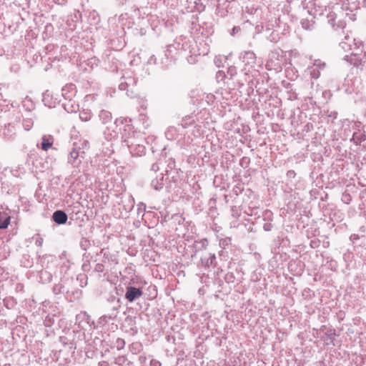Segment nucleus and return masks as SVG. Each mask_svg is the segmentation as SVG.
I'll return each instance as SVG.
<instances>
[{
  "instance_id": "15",
  "label": "nucleus",
  "mask_w": 366,
  "mask_h": 366,
  "mask_svg": "<svg viewBox=\"0 0 366 366\" xmlns=\"http://www.w3.org/2000/svg\"><path fill=\"white\" fill-rule=\"evenodd\" d=\"M366 136L364 132L358 130L352 134V137L350 139V142H352L356 145H361L362 142L365 141Z\"/></svg>"
},
{
  "instance_id": "30",
  "label": "nucleus",
  "mask_w": 366,
  "mask_h": 366,
  "mask_svg": "<svg viewBox=\"0 0 366 366\" xmlns=\"http://www.w3.org/2000/svg\"><path fill=\"white\" fill-rule=\"evenodd\" d=\"M125 346V341L122 338H117L114 343V347L118 350L123 349Z\"/></svg>"
},
{
  "instance_id": "55",
  "label": "nucleus",
  "mask_w": 366,
  "mask_h": 366,
  "mask_svg": "<svg viewBox=\"0 0 366 366\" xmlns=\"http://www.w3.org/2000/svg\"><path fill=\"white\" fill-rule=\"evenodd\" d=\"M360 4H362V6L366 8V0H362V1H359Z\"/></svg>"
},
{
  "instance_id": "62",
  "label": "nucleus",
  "mask_w": 366,
  "mask_h": 366,
  "mask_svg": "<svg viewBox=\"0 0 366 366\" xmlns=\"http://www.w3.org/2000/svg\"><path fill=\"white\" fill-rule=\"evenodd\" d=\"M139 359H142V360H144V358H142V356L139 357Z\"/></svg>"
},
{
  "instance_id": "61",
  "label": "nucleus",
  "mask_w": 366,
  "mask_h": 366,
  "mask_svg": "<svg viewBox=\"0 0 366 366\" xmlns=\"http://www.w3.org/2000/svg\"><path fill=\"white\" fill-rule=\"evenodd\" d=\"M139 359H142V360H144V358H142V356L139 357Z\"/></svg>"
},
{
  "instance_id": "48",
  "label": "nucleus",
  "mask_w": 366,
  "mask_h": 366,
  "mask_svg": "<svg viewBox=\"0 0 366 366\" xmlns=\"http://www.w3.org/2000/svg\"><path fill=\"white\" fill-rule=\"evenodd\" d=\"M295 175H296V173L295 172L294 170H289L287 172V176L289 178H295Z\"/></svg>"
},
{
  "instance_id": "7",
  "label": "nucleus",
  "mask_w": 366,
  "mask_h": 366,
  "mask_svg": "<svg viewBox=\"0 0 366 366\" xmlns=\"http://www.w3.org/2000/svg\"><path fill=\"white\" fill-rule=\"evenodd\" d=\"M361 45V42L357 41L355 39L350 37L349 35H346L345 39L340 43V46L345 51H350L351 53L357 50Z\"/></svg>"
},
{
  "instance_id": "11",
  "label": "nucleus",
  "mask_w": 366,
  "mask_h": 366,
  "mask_svg": "<svg viewBox=\"0 0 366 366\" xmlns=\"http://www.w3.org/2000/svg\"><path fill=\"white\" fill-rule=\"evenodd\" d=\"M344 59L347 61H350V63L353 64L354 66H355L357 68L361 66V70L362 69V66H364L365 64H366V54H365L362 56H358L357 53L352 51L350 56L347 55L345 56Z\"/></svg>"
},
{
  "instance_id": "5",
  "label": "nucleus",
  "mask_w": 366,
  "mask_h": 366,
  "mask_svg": "<svg viewBox=\"0 0 366 366\" xmlns=\"http://www.w3.org/2000/svg\"><path fill=\"white\" fill-rule=\"evenodd\" d=\"M343 87L347 94H357L362 88V79L360 76L348 75L345 79Z\"/></svg>"
},
{
  "instance_id": "58",
  "label": "nucleus",
  "mask_w": 366,
  "mask_h": 366,
  "mask_svg": "<svg viewBox=\"0 0 366 366\" xmlns=\"http://www.w3.org/2000/svg\"><path fill=\"white\" fill-rule=\"evenodd\" d=\"M314 245H315V243H313V242H311V247H313V248H314V247H315V246H314Z\"/></svg>"
},
{
  "instance_id": "33",
  "label": "nucleus",
  "mask_w": 366,
  "mask_h": 366,
  "mask_svg": "<svg viewBox=\"0 0 366 366\" xmlns=\"http://www.w3.org/2000/svg\"><path fill=\"white\" fill-rule=\"evenodd\" d=\"M127 361L126 356L122 355L115 358L114 363L117 366H123V365Z\"/></svg>"
},
{
  "instance_id": "40",
  "label": "nucleus",
  "mask_w": 366,
  "mask_h": 366,
  "mask_svg": "<svg viewBox=\"0 0 366 366\" xmlns=\"http://www.w3.org/2000/svg\"><path fill=\"white\" fill-rule=\"evenodd\" d=\"M237 74V69L235 66H229L227 69V75L230 76V78H233Z\"/></svg>"
},
{
  "instance_id": "47",
  "label": "nucleus",
  "mask_w": 366,
  "mask_h": 366,
  "mask_svg": "<svg viewBox=\"0 0 366 366\" xmlns=\"http://www.w3.org/2000/svg\"><path fill=\"white\" fill-rule=\"evenodd\" d=\"M224 77H226V75L224 74V71H219L217 73V78L218 79H221L222 80Z\"/></svg>"
},
{
  "instance_id": "29",
  "label": "nucleus",
  "mask_w": 366,
  "mask_h": 366,
  "mask_svg": "<svg viewBox=\"0 0 366 366\" xmlns=\"http://www.w3.org/2000/svg\"><path fill=\"white\" fill-rule=\"evenodd\" d=\"M263 220L265 222H272L273 221V213L272 211L269 209H266L263 212L262 214Z\"/></svg>"
},
{
  "instance_id": "23",
  "label": "nucleus",
  "mask_w": 366,
  "mask_h": 366,
  "mask_svg": "<svg viewBox=\"0 0 366 366\" xmlns=\"http://www.w3.org/2000/svg\"><path fill=\"white\" fill-rule=\"evenodd\" d=\"M10 224V217L5 212H0V229H6Z\"/></svg>"
},
{
  "instance_id": "44",
  "label": "nucleus",
  "mask_w": 366,
  "mask_h": 366,
  "mask_svg": "<svg viewBox=\"0 0 366 366\" xmlns=\"http://www.w3.org/2000/svg\"><path fill=\"white\" fill-rule=\"evenodd\" d=\"M313 129V125L311 123H307L304 126L303 132H310Z\"/></svg>"
},
{
  "instance_id": "10",
  "label": "nucleus",
  "mask_w": 366,
  "mask_h": 366,
  "mask_svg": "<svg viewBox=\"0 0 366 366\" xmlns=\"http://www.w3.org/2000/svg\"><path fill=\"white\" fill-rule=\"evenodd\" d=\"M84 155L83 151L78 150L73 146L68 157V162L74 167H78L81 164L82 159H84Z\"/></svg>"
},
{
  "instance_id": "41",
  "label": "nucleus",
  "mask_w": 366,
  "mask_h": 366,
  "mask_svg": "<svg viewBox=\"0 0 366 366\" xmlns=\"http://www.w3.org/2000/svg\"><path fill=\"white\" fill-rule=\"evenodd\" d=\"M44 324L45 327H51L54 324L53 317H51L50 316H46L44 321Z\"/></svg>"
},
{
  "instance_id": "45",
  "label": "nucleus",
  "mask_w": 366,
  "mask_h": 366,
  "mask_svg": "<svg viewBox=\"0 0 366 366\" xmlns=\"http://www.w3.org/2000/svg\"><path fill=\"white\" fill-rule=\"evenodd\" d=\"M150 366H162V363L157 360L152 359L150 361Z\"/></svg>"
},
{
  "instance_id": "50",
  "label": "nucleus",
  "mask_w": 366,
  "mask_h": 366,
  "mask_svg": "<svg viewBox=\"0 0 366 366\" xmlns=\"http://www.w3.org/2000/svg\"><path fill=\"white\" fill-rule=\"evenodd\" d=\"M159 169V166L157 163H154L152 165L151 170L157 172Z\"/></svg>"
},
{
  "instance_id": "26",
  "label": "nucleus",
  "mask_w": 366,
  "mask_h": 366,
  "mask_svg": "<svg viewBox=\"0 0 366 366\" xmlns=\"http://www.w3.org/2000/svg\"><path fill=\"white\" fill-rule=\"evenodd\" d=\"M142 345L140 343V342H133L130 346H129V350L130 351L133 353V354H138L139 352H140L142 350Z\"/></svg>"
},
{
  "instance_id": "59",
  "label": "nucleus",
  "mask_w": 366,
  "mask_h": 366,
  "mask_svg": "<svg viewBox=\"0 0 366 366\" xmlns=\"http://www.w3.org/2000/svg\"><path fill=\"white\" fill-rule=\"evenodd\" d=\"M314 245H315V243H313V242H311V247H313V248H314V247H315V246H314Z\"/></svg>"
},
{
  "instance_id": "3",
  "label": "nucleus",
  "mask_w": 366,
  "mask_h": 366,
  "mask_svg": "<svg viewBox=\"0 0 366 366\" xmlns=\"http://www.w3.org/2000/svg\"><path fill=\"white\" fill-rule=\"evenodd\" d=\"M124 133H122V142L126 144L132 156H142L145 153V147L140 144H136L132 138L134 132L131 124L124 126Z\"/></svg>"
},
{
  "instance_id": "54",
  "label": "nucleus",
  "mask_w": 366,
  "mask_h": 366,
  "mask_svg": "<svg viewBox=\"0 0 366 366\" xmlns=\"http://www.w3.org/2000/svg\"><path fill=\"white\" fill-rule=\"evenodd\" d=\"M98 366H109V363L107 361L99 362Z\"/></svg>"
},
{
  "instance_id": "35",
  "label": "nucleus",
  "mask_w": 366,
  "mask_h": 366,
  "mask_svg": "<svg viewBox=\"0 0 366 366\" xmlns=\"http://www.w3.org/2000/svg\"><path fill=\"white\" fill-rule=\"evenodd\" d=\"M104 269L105 267L102 263H97L94 269L92 270V272L102 273L104 271Z\"/></svg>"
},
{
  "instance_id": "57",
  "label": "nucleus",
  "mask_w": 366,
  "mask_h": 366,
  "mask_svg": "<svg viewBox=\"0 0 366 366\" xmlns=\"http://www.w3.org/2000/svg\"><path fill=\"white\" fill-rule=\"evenodd\" d=\"M83 316H84V317H86V320L88 321V320H89V316H86V314H84V315H83Z\"/></svg>"
},
{
  "instance_id": "24",
  "label": "nucleus",
  "mask_w": 366,
  "mask_h": 366,
  "mask_svg": "<svg viewBox=\"0 0 366 366\" xmlns=\"http://www.w3.org/2000/svg\"><path fill=\"white\" fill-rule=\"evenodd\" d=\"M216 259L215 254H209V256L205 258H202V263L204 264L205 267H209L214 266V262Z\"/></svg>"
},
{
  "instance_id": "2",
  "label": "nucleus",
  "mask_w": 366,
  "mask_h": 366,
  "mask_svg": "<svg viewBox=\"0 0 366 366\" xmlns=\"http://www.w3.org/2000/svg\"><path fill=\"white\" fill-rule=\"evenodd\" d=\"M180 49L179 43H174L172 44L168 45L167 49L162 52H159V57H161V60L159 62H157V57L155 54H152L149 56L147 60V64L149 65H157L162 69L167 68L168 66L173 61L175 54H177V51Z\"/></svg>"
},
{
  "instance_id": "42",
  "label": "nucleus",
  "mask_w": 366,
  "mask_h": 366,
  "mask_svg": "<svg viewBox=\"0 0 366 366\" xmlns=\"http://www.w3.org/2000/svg\"><path fill=\"white\" fill-rule=\"evenodd\" d=\"M272 222H267L263 225V229L266 232H269L272 230L273 225L271 223Z\"/></svg>"
},
{
  "instance_id": "16",
  "label": "nucleus",
  "mask_w": 366,
  "mask_h": 366,
  "mask_svg": "<svg viewBox=\"0 0 366 366\" xmlns=\"http://www.w3.org/2000/svg\"><path fill=\"white\" fill-rule=\"evenodd\" d=\"M54 144V137L51 135H44L41 138V149L47 151Z\"/></svg>"
},
{
  "instance_id": "31",
  "label": "nucleus",
  "mask_w": 366,
  "mask_h": 366,
  "mask_svg": "<svg viewBox=\"0 0 366 366\" xmlns=\"http://www.w3.org/2000/svg\"><path fill=\"white\" fill-rule=\"evenodd\" d=\"M92 115L90 112L83 111L79 114V118L83 122H87L91 119Z\"/></svg>"
},
{
  "instance_id": "14",
  "label": "nucleus",
  "mask_w": 366,
  "mask_h": 366,
  "mask_svg": "<svg viewBox=\"0 0 366 366\" xmlns=\"http://www.w3.org/2000/svg\"><path fill=\"white\" fill-rule=\"evenodd\" d=\"M82 292L78 289H74L71 285L69 287L68 293L66 295L65 298L71 302H74L80 299Z\"/></svg>"
},
{
  "instance_id": "34",
  "label": "nucleus",
  "mask_w": 366,
  "mask_h": 366,
  "mask_svg": "<svg viewBox=\"0 0 366 366\" xmlns=\"http://www.w3.org/2000/svg\"><path fill=\"white\" fill-rule=\"evenodd\" d=\"M33 239L35 242V245L38 247H41L43 244L44 239L43 238L38 234H35L33 237Z\"/></svg>"
},
{
  "instance_id": "37",
  "label": "nucleus",
  "mask_w": 366,
  "mask_h": 366,
  "mask_svg": "<svg viewBox=\"0 0 366 366\" xmlns=\"http://www.w3.org/2000/svg\"><path fill=\"white\" fill-rule=\"evenodd\" d=\"M90 246V242L88 239L83 238L80 242V247L82 249L86 250L87 248Z\"/></svg>"
},
{
  "instance_id": "18",
  "label": "nucleus",
  "mask_w": 366,
  "mask_h": 366,
  "mask_svg": "<svg viewBox=\"0 0 366 366\" xmlns=\"http://www.w3.org/2000/svg\"><path fill=\"white\" fill-rule=\"evenodd\" d=\"M164 186V176L162 174L157 177L156 179L152 180L151 187L159 191L163 188Z\"/></svg>"
},
{
  "instance_id": "39",
  "label": "nucleus",
  "mask_w": 366,
  "mask_h": 366,
  "mask_svg": "<svg viewBox=\"0 0 366 366\" xmlns=\"http://www.w3.org/2000/svg\"><path fill=\"white\" fill-rule=\"evenodd\" d=\"M352 197L349 193H343L342 196V201L345 204H350Z\"/></svg>"
},
{
  "instance_id": "17",
  "label": "nucleus",
  "mask_w": 366,
  "mask_h": 366,
  "mask_svg": "<svg viewBox=\"0 0 366 366\" xmlns=\"http://www.w3.org/2000/svg\"><path fill=\"white\" fill-rule=\"evenodd\" d=\"M188 1L189 4L193 2L194 6L192 7V9L197 12H202L205 9V3L207 0H189Z\"/></svg>"
},
{
  "instance_id": "53",
  "label": "nucleus",
  "mask_w": 366,
  "mask_h": 366,
  "mask_svg": "<svg viewBox=\"0 0 366 366\" xmlns=\"http://www.w3.org/2000/svg\"><path fill=\"white\" fill-rule=\"evenodd\" d=\"M346 16H347L348 18L350 20H352V21H354L355 19V14H349L348 13H346Z\"/></svg>"
},
{
  "instance_id": "12",
  "label": "nucleus",
  "mask_w": 366,
  "mask_h": 366,
  "mask_svg": "<svg viewBox=\"0 0 366 366\" xmlns=\"http://www.w3.org/2000/svg\"><path fill=\"white\" fill-rule=\"evenodd\" d=\"M53 221L57 224H64L68 219L67 214L63 210H56L52 215Z\"/></svg>"
},
{
  "instance_id": "46",
  "label": "nucleus",
  "mask_w": 366,
  "mask_h": 366,
  "mask_svg": "<svg viewBox=\"0 0 366 366\" xmlns=\"http://www.w3.org/2000/svg\"><path fill=\"white\" fill-rule=\"evenodd\" d=\"M239 31H240L239 26H234L232 29L231 35L234 36L236 34L239 33Z\"/></svg>"
},
{
  "instance_id": "36",
  "label": "nucleus",
  "mask_w": 366,
  "mask_h": 366,
  "mask_svg": "<svg viewBox=\"0 0 366 366\" xmlns=\"http://www.w3.org/2000/svg\"><path fill=\"white\" fill-rule=\"evenodd\" d=\"M308 69L310 70V75H311L312 79H318L320 77V70L314 69H312L310 67H309Z\"/></svg>"
},
{
  "instance_id": "25",
  "label": "nucleus",
  "mask_w": 366,
  "mask_h": 366,
  "mask_svg": "<svg viewBox=\"0 0 366 366\" xmlns=\"http://www.w3.org/2000/svg\"><path fill=\"white\" fill-rule=\"evenodd\" d=\"M301 25L303 29L306 30H312L314 28L315 21L313 19H302L301 20Z\"/></svg>"
},
{
  "instance_id": "19",
  "label": "nucleus",
  "mask_w": 366,
  "mask_h": 366,
  "mask_svg": "<svg viewBox=\"0 0 366 366\" xmlns=\"http://www.w3.org/2000/svg\"><path fill=\"white\" fill-rule=\"evenodd\" d=\"M99 117L100 121L103 124L109 123L112 119V113L110 112L107 111V110H105V109H102V110L100 111V112L99 114Z\"/></svg>"
},
{
  "instance_id": "21",
  "label": "nucleus",
  "mask_w": 366,
  "mask_h": 366,
  "mask_svg": "<svg viewBox=\"0 0 366 366\" xmlns=\"http://www.w3.org/2000/svg\"><path fill=\"white\" fill-rule=\"evenodd\" d=\"M181 126L183 128H187L190 126H197L194 116H186L181 122Z\"/></svg>"
},
{
  "instance_id": "22",
  "label": "nucleus",
  "mask_w": 366,
  "mask_h": 366,
  "mask_svg": "<svg viewBox=\"0 0 366 366\" xmlns=\"http://www.w3.org/2000/svg\"><path fill=\"white\" fill-rule=\"evenodd\" d=\"M39 277L43 284L49 283L51 281L52 274L49 272L42 269L39 272Z\"/></svg>"
},
{
  "instance_id": "32",
  "label": "nucleus",
  "mask_w": 366,
  "mask_h": 366,
  "mask_svg": "<svg viewBox=\"0 0 366 366\" xmlns=\"http://www.w3.org/2000/svg\"><path fill=\"white\" fill-rule=\"evenodd\" d=\"M23 127L25 130L29 131L33 126V121L31 119H25L23 120Z\"/></svg>"
},
{
  "instance_id": "4",
  "label": "nucleus",
  "mask_w": 366,
  "mask_h": 366,
  "mask_svg": "<svg viewBox=\"0 0 366 366\" xmlns=\"http://www.w3.org/2000/svg\"><path fill=\"white\" fill-rule=\"evenodd\" d=\"M129 124H127L128 125ZM124 119H116V121L107 127L104 131V135L106 139L108 141H112L118 139L119 134L122 136V133H124Z\"/></svg>"
},
{
  "instance_id": "27",
  "label": "nucleus",
  "mask_w": 366,
  "mask_h": 366,
  "mask_svg": "<svg viewBox=\"0 0 366 366\" xmlns=\"http://www.w3.org/2000/svg\"><path fill=\"white\" fill-rule=\"evenodd\" d=\"M22 105L23 107L29 111L32 110L34 108V104L32 100L26 97L23 101H22Z\"/></svg>"
},
{
  "instance_id": "1",
  "label": "nucleus",
  "mask_w": 366,
  "mask_h": 366,
  "mask_svg": "<svg viewBox=\"0 0 366 366\" xmlns=\"http://www.w3.org/2000/svg\"><path fill=\"white\" fill-rule=\"evenodd\" d=\"M309 13L310 15L313 16L314 18L322 16L326 13L327 21L334 29H343L345 26V22L344 21L339 20L337 23H336L335 19L337 14L331 11L330 8H327L325 3L322 2V0H315Z\"/></svg>"
},
{
  "instance_id": "20",
  "label": "nucleus",
  "mask_w": 366,
  "mask_h": 366,
  "mask_svg": "<svg viewBox=\"0 0 366 366\" xmlns=\"http://www.w3.org/2000/svg\"><path fill=\"white\" fill-rule=\"evenodd\" d=\"M73 146L78 150L83 151L84 154L85 151L89 148V143L86 139H79L78 142H74Z\"/></svg>"
},
{
  "instance_id": "28",
  "label": "nucleus",
  "mask_w": 366,
  "mask_h": 366,
  "mask_svg": "<svg viewBox=\"0 0 366 366\" xmlns=\"http://www.w3.org/2000/svg\"><path fill=\"white\" fill-rule=\"evenodd\" d=\"M325 67V63L322 61L320 59L315 60L313 65L310 66V68L317 69V70H322Z\"/></svg>"
},
{
  "instance_id": "13",
  "label": "nucleus",
  "mask_w": 366,
  "mask_h": 366,
  "mask_svg": "<svg viewBox=\"0 0 366 366\" xmlns=\"http://www.w3.org/2000/svg\"><path fill=\"white\" fill-rule=\"evenodd\" d=\"M242 62L245 65L253 66L256 61V56L254 52L247 51H244L240 56Z\"/></svg>"
},
{
  "instance_id": "43",
  "label": "nucleus",
  "mask_w": 366,
  "mask_h": 366,
  "mask_svg": "<svg viewBox=\"0 0 366 366\" xmlns=\"http://www.w3.org/2000/svg\"><path fill=\"white\" fill-rule=\"evenodd\" d=\"M129 86V84L126 81H122L119 84V90L121 91H125V90H127V88Z\"/></svg>"
},
{
  "instance_id": "60",
  "label": "nucleus",
  "mask_w": 366,
  "mask_h": 366,
  "mask_svg": "<svg viewBox=\"0 0 366 366\" xmlns=\"http://www.w3.org/2000/svg\"><path fill=\"white\" fill-rule=\"evenodd\" d=\"M333 335H335V333L331 332L330 334H328V335H330V336H332Z\"/></svg>"
},
{
  "instance_id": "9",
  "label": "nucleus",
  "mask_w": 366,
  "mask_h": 366,
  "mask_svg": "<svg viewBox=\"0 0 366 366\" xmlns=\"http://www.w3.org/2000/svg\"><path fill=\"white\" fill-rule=\"evenodd\" d=\"M73 280L69 279L62 280L58 284L55 285L53 287V292L56 295H63L66 297L68 293L69 287L71 286Z\"/></svg>"
},
{
  "instance_id": "49",
  "label": "nucleus",
  "mask_w": 366,
  "mask_h": 366,
  "mask_svg": "<svg viewBox=\"0 0 366 366\" xmlns=\"http://www.w3.org/2000/svg\"><path fill=\"white\" fill-rule=\"evenodd\" d=\"M71 107L72 109H69V108L67 107V105H64V109H65V110H66L67 112H75V111H76V110H75V108L74 107V106H73V105H71Z\"/></svg>"
},
{
  "instance_id": "52",
  "label": "nucleus",
  "mask_w": 366,
  "mask_h": 366,
  "mask_svg": "<svg viewBox=\"0 0 366 366\" xmlns=\"http://www.w3.org/2000/svg\"><path fill=\"white\" fill-rule=\"evenodd\" d=\"M359 239V235L358 234H353L350 236V239L354 241V240H357Z\"/></svg>"
},
{
  "instance_id": "6",
  "label": "nucleus",
  "mask_w": 366,
  "mask_h": 366,
  "mask_svg": "<svg viewBox=\"0 0 366 366\" xmlns=\"http://www.w3.org/2000/svg\"><path fill=\"white\" fill-rule=\"evenodd\" d=\"M121 305L122 302L119 297L112 294L109 295L107 298V307L109 310L110 312L108 315H105L104 318L108 317L110 320L115 318L117 315L119 313Z\"/></svg>"
},
{
  "instance_id": "38",
  "label": "nucleus",
  "mask_w": 366,
  "mask_h": 366,
  "mask_svg": "<svg viewBox=\"0 0 366 366\" xmlns=\"http://www.w3.org/2000/svg\"><path fill=\"white\" fill-rule=\"evenodd\" d=\"M82 270L85 272H90L92 271V267L89 260L84 262L81 266Z\"/></svg>"
},
{
  "instance_id": "56",
  "label": "nucleus",
  "mask_w": 366,
  "mask_h": 366,
  "mask_svg": "<svg viewBox=\"0 0 366 366\" xmlns=\"http://www.w3.org/2000/svg\"><path fill=\"white\" fill-rule=\"evenodd\" d=\"M159 53H158L157 55H155L157 57V62H159L161 60V57H159Z\"/></svg>"
},
{
  "instance_id": "8",
  "label": "nucleus",
  "mask_w": 366,
  "mask_h": 366,
  "mask_svg": "<svg viewBox=\"0 0 366 366\" xmlns=\"http://www.w3.org/2000/svg\"><path fill=\"white\" fill-rule=\"evenodd\" d=\"M143 295V290L141 287H136L129 285L126 287L125 299L129 302L138 300Z\"/></svg>"
},
{
  "instance_id": "51",
  "label": "nucleus",
  "mask_w": 366,
  "mask_h": 366,
  "mask_svg": "<svg viewBox=\"0 0 366 366\" xmlns=\"http://www.w3.org/2000/svg\"><path fill=\"white\" fill-rule=\"evenodd\" d=\"M145 205L144 204H141L140 205H139V212H144V210H145Z\"/></svg>"
}]
</instances>
